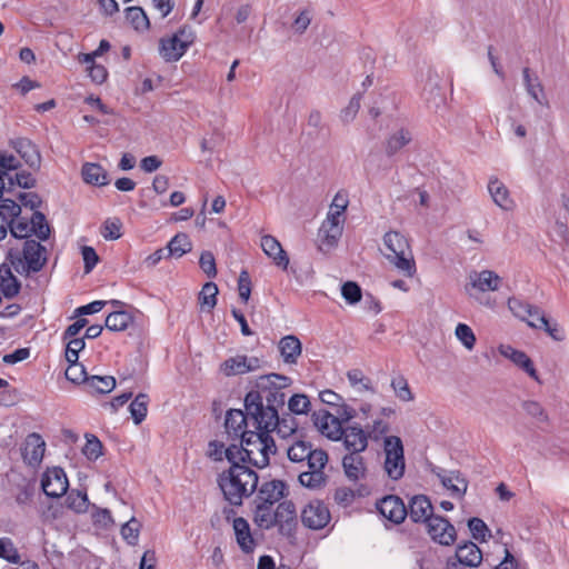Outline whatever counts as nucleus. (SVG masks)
<instances>
[{
  "instance_id": "nucleus-45",
  "label": "nucleus",
  "mask_w": 569,
  "mask_h": 569,
  "mask_svg": "<svg viewBox=\"0 0 569 569\" xmlns=\"http://www.w3.org/2000/svg\"><path fill=\"white\" fill-rule=\"evenodd\" d=\"M349 383L357 388L358 391L375 392V387L369 377H367L360 369H351L347 372Z\"/></svg>"
},
{
  "instance_id": "nucleus-23",
  "label": "nucleus",
  "mask_w": 569,
  "mask_h": 569,
  "mask_svg": "<svg viewBox=\"0 0 569 569\" xmlns=\"http://www.w3.org/2000/svg\"><path fill=\"white\" fill-rule=\"evenodd\" d=\"M186 42L187 40L181 42L178 37L173 34L161 38L159 47L160 56L168 62L178 61L188 50Z\"/></svg>"
},
{
  "instance_id": "nucleus-33",
  "label": "nucleus",
  "mask_w": 569,
  "mask_h": 569,
  "mask_svg": "<svg viewBox=\"0 0 569 569\" xmlns=\"http://www.w3.org/2000/svg\"><path fill=\"white\" fill-rule=\"evenodd\" d=\"M274 523L282 531L286 526L290 527L296 521V507L292 501H282L273 512Z\"/></svg>"
},
{
  "instance_id": "nucleus-25",
  "label": "nucleus",
  "mask_w": 569,
  "mask_h": 569,
  "mask_svg": "<svg viewBox=\"0 0 569 569\" xmlns=\"http://www.w3.org/2000/svg\"><path fill=\"white\" fill-rule=\"evenodd\" d=\"M278 349L284 363L296 365L301 356L302 346L296 336L289 335L281 338Z\"/></svg>"
},
{
  "instance_id": "nucleus-9",
  "label": "nucleus",
  "mask_w": 569,
  "mask_h": 569,
  "mask_svg": "<svg viewBox=\"0 0 569 569\" xmlns=\"http://www.w3.org/2000/svg\"><path fill=\"white\" fill-rule=\"evenodd\" d=\"M331 519L328 507L319 500L310 501L301 512L303 526L312 530L325 528Z\"/></svg>"
},
{
  "instance_id": "nucleus-18",
  "label": "nucleus",
  "mask_w": 569,
  "mask_h": 569,
  "mask_svg": "<svg viewBox=\"0 0 569 569\" xmlns=\"http://www.w3.org/2000/svg\"><path fill=\"white\" fill-rule=\"evenodd\" d=\"M44 451L46 442L39 433L32 432L27 436L24 447L22 449V457L24 461L30 466H37L42 461Z\"/></svg>"
},
{
  "instance_id": "nucleus-32",
  "label": "nucleus",
  "mask_w": 569,
  "mask_h": 569,
  "mask_svg": "<svg viewBox=\"0 0 569 569\" xmlns=\"http://www.w3.org/2000/svg\"><path fill=\"white\" fill-rule=\"evenodd\" d=\"M81 174L86 183L92 186H106L109 183L107 171L99 163L86 162L82 166Z\"/></svg>"
},
{
  "instance_id": "nucleus-36",
  "label": "nucleus",
  "mask_w": 569,
  "mask_h": 569,
  "mask_svg": "<svg viewBox=\"0 0 569 569\" xmlns=\"http://www.w3.org/2000/svg\"><path fill=\"white\" fill-rule=\"evenodd\" d=\"M441 483L451 491L452 497L461 498L468 488V481L459 472L440 476Z\"/></svg>"
},
{
  "instance_id": "nucleus-59",
  "label": "nucleus",
  "mask_w": 569,
  "mask_h": 569,
  "mask_svg": "<svg viewBox=\"0 0 569 569\" xmlns=\"http://www.w3.org/2000/svg\"><path fill=\"white\" fill-rule=\"evenodd\" d=\"M456 336L468 350L473 349L476 345V336L468 325L459 323L456 327Z\"/></svg>"
},
{
  "instance_id": "nucleus-20",
  "label": "nucleus",
  "mask_w": 569,
  "mask_h": 569,
  "mask_svg": "<svg viewBox=\"0 0 569 569\" xmlns=\"http://www.w3.org/2000/svg\"><path fill=\"white\" fill-rule=\"evenodd\" d=\"M470 286L480 292L497 291L502 279L492 270L471 271L469 273Z\"/></svg>"
},
{
  "instance_id": "nucleus-15",
  "label": "nucleus",
  "mask_w": 569,
  "mask_h": 569,
  "mask_svg": "<svg viewBox=\"0 0 569 569\" xmlns=\"http://www.w3.org/2000/svg\"><path fill=\"white\" fill-rule=\"evenodd\" d=\"M498 351L502 357L509 359L517 367L528 373L533 380L540 382L532 360L523 351L517 350L510 345H500L498 347Z\"/></svg>"
},
{
  "instance_id": "nucleus-34",
  "label": "nucleus",
  "mask_w": 569,
  "mask_h": 569,
  "mask_svg": "<svg viewBox=\"0 0 569 569\" xmlns=\"http://www.w3.org/2000/svg\"><path fill=\"white\" fill-rule=\"evenodd\" d=\"M21 288L20 281L16 276L11 272V269L8 267H0V290L2 291L6 298L16 297Z\"/></svg>"
},
{
  "instance_id": "nucleus-38",
  "label": "nucleus",
  "mask_w": 569,
  "mask_h": 569,
  "mask_svg": "<svg viewBox=\"0 0 569 569\" xmlns=\"http://www.w3.org/2000/svg\"><path fill=\"white\" fill-rule=\"evenodd\" d=\"M78 60L80 63L87 66L88 74L96 83H102L107 79L108 71L102 64L94 62V54L80 53Z\"/></svg>"
},
{
  "instance_id": "nucleus-52",
  "label": "nucleus",
  "mask_w": 569,
  "mask_h": 569,
  "mask_svg": "<svg viewBox=\"0 0 569 569\" xmlns=\"http://www.w3.org/2000/svg\"><path fill=\"white\" fill-rule=\"evenodd\" d=\"M523 81L527 92L540 104L542 101L539 93H542L543 88L537 76L532 77L529 68L523 69Z\"/></svg>"
},
{
  "instance_id": "nucleus-43",
  "label": "nucleus",
  "mask_w": 569,
  "mask_h": 569,
  "mask_svg": "<svg viewBox=\"0 0 569 569\" xmlns=\"http://www.w3.org/2000/svg\"><path fill=\"white\" fill-rule=\"evenodd\" d=\"M192 248L191 241L186 233L176 234L168 243L167 256L182 257L184 253L189 252Z\"/></svg>"
},
{
  "instance_id": "nucleus-5",
  "label": "nucleus",
  "mask_w": 569,
  "mask_h": 569,
  "mask_svg": "<svg viewBox=\"0 0 569 569\" xmlns=\"http://www.w3.org/2000/svg\"><path fill=\"white\" fill-rule=\"evenodd\" d=\"M383 257L405 277L411 278L417 266L409 239L400 231L390 230L382 238Z\"/></svg>"
},
{
  "instance_id": "nucleus-55",
  "label": "nucleus",
  "mask_w": 569,
  "mask_h": 569,
  "mask_svg": "<svg viewBox=\"0 0 569 569\" xmlns=\"http://www.w3.org/2000/svg\"><path fill=\"white\" fill-rule=\"evenodd\" d=\"M102 448L101 441L94 435H86L82 452L89 460H97L102 455Z\"/></svg>"
},
{
  "instance_id": "nucleus-64",
  "label": "nucleus",
  "mask_w": 569,
  "mask_h": 569,
  "mask_svg": "<svg viewBox=\"0 0 569 569\" xmlns=\"http://www.w3.org/2000/svg\"><path fill=\"white\" fill-rule=\"evenodd\" d=\"M199 264L209 278H214L217 276L216 259L212 252L203 251L200 256Z\"/></svg>"
},
{
  "instance_id": "nucleus-48",
  "label": "nucleus",
  "mask_w": 569,
  "mask_h": 569,
  "mask_svg": "<svg viewBox=\"0 0 569 569\" xmlns=\"http://www.w3.org/2000/svg\"><path fill=\"white\" fill-rule=\"evenodd\" d=\"M149 398L146 393H139L130 403L129 409L136 425H140L148 412Z\"/></svg>"
},
{
  "instance_id": "nucleus-40",
  "label": "nucleus",
  "mask_w": 569,
  "mask_h": 569,
  "mask_svg": "<svg viewBox=\"0 0 569 569\" xmlns=\"http://www.w3.org/2000/svg\"><path fill=\"white\" fill-rule=\"evenodd\" d=\"M272 506L266 505L261 502H257V507L254 510L253 521L261 529H271L276 527L274 518H273Z\"/></svg>"
},
{
  "instance_id": "nucleus-42",
  "label": "nucleus",
  "mask_w": 569,
  "mask_h": 569,
  "mask_svg": "<svg viewBox=\"0 0 569 569\" xmlns=\"http://www.w3.org/2000/svg\"><path fill=\"white\" fill-rule=\"evenodd\" d=\"M116 387V379L112 376H92L87 379V388L91 392L109 393Z\"/></svg>"
},
{
  "instance_id": "nucleus-3",
  "label": "nucleus",
  "mask_w": 569,
  "mask_h": 569,
  "mask_svg": "<svg viewBox=\"0 0 569 569\" xmlns=\"http://www.w3.org/2000/svg\"><path fill=\"white\" fill-rule=\"evenodd\" d=\"M230 468L218 477V486L224 499L231 506H241L244 498L250 497L257 489L258 475L254 470L237 461H229Z\"/></svg>"
},
{
  "instance_id": "nucleus-63",
  "label": "nucleus",
  "mask_w": 569,
  "mask_h": 569,
  "mask_svg": "<svg viewBox=\"0 0 569 569\" xmlns=\"http://www.w3.org/2000/svg\"><path fill=\"white\" fill-rule=\"evenodd\" d=\"M361 94H355L348 106L341 110L340 118L345 123L352 121L360 109Z\"/></svg>"
},
{
  "instance_id": "nucleus-10",
  "label": "nucleus",
  "mask_w": 569,
  "mask_h": 569,
  "mask_svg": "<svg viewBox=\"0 0 569 569\" xmlns=\"http://www.w3.org/2000/svg\"><path fill=\"white\" fill-rule=\"evenodd\" d=\"M43 492L51 498H59L68 490L69 482L64 470L60 467L49 468L42 476Z\"/></svg>"
},
{
  "instance_id": "nucleus-57",
  "label": "nucleus",
  "mask_w": 569,
  "mask_h": 569,
  "mask_svg": "<svg viewBox=\"0 0 569 569\" xmlns=\"http://www.w3.org/2000/svg\"><path fill=\"white\" fill-rule=\"evenodd\" d=\"M121 228L120 219H107L101 227V234L106 240H117L122 236Z\"/></svg>"
},
{
  "instance_id": "nucleus-39",
  "label": "nucleus",
  "mask_w": 569,
  "mask_h": 569,
  "mask_svg": "<svg viewBox=\"0 0 569 569\" xmlns=\"http://www.w3.org/2000/svg\"><path fill=\"white\" fill-rule=\"evenodd\" d=\"M133 322V317L128 311H114L106 318V328L111 331H124Z\"/></svg>"
},
{
  "instance_id": "nucleus-17",
  "label": "nucleus",
  "mask_w": 569,
  "mask_h": 569,
  "mask_svg": "<svg viewBox=\"0 0 569 569\" xmlns=\"http://www.w3.org/2000/svg\"><path fill=\"white\" fill-rule=\"evenodd\" d=\"M407 510V516H409L413 522L427 523L429 519L435 516L431 501L423 495L413 496L409 501Z\"/></svg>"
},
{
  "instance_id": "nucleus-16",
  "label": "nucleus",
  "mask_w": 569,
  "mask_h": 569,
  "mask_svg": "<svg viewBox=\"0 0 569 569\" xmlns=\"http://www.w3.org/2000/svg\"><path fill=\"white\" fill-rule=\"evenodd\" d=\"M313 419L315 425L322 435L332 440L341 439L342 426L336 416L328 412L327 410H319L313 413Z\"/></svg>"
},
{
  "instance_id": "nucleus-51",
  "label": "nucleus",
  "mask_w": 569,
  "mask_h": 569,
  "mask_svg": "<svg viewBox=\"0 0 569 569\" xmlns=\"http://www.w3.org/2000/svg\"><path fill=\"white\" fill-rule=\"evenodd\" d=\"M11 236L14 238V242H9V244H18L26 239H30L31 233L30 222L24 221L22 219L16 220L9 227Z\"/></svg>"
},
{
  "instance_id": "nucleus-8",
  "label": "nucleus",
  "mask_w": 569,
  "mask_h": 569,
  "mask_svg": "<svg viewBox=\"0 0 569 569\" xmlns=\"http://www.w3.org/2000/svg\"><path fill=\"white\" fill-rule=\"evenodd\" d=\"M383 450L386 455L385 470L393 479H400L405 473L403 445L399 437L390 436L385 438Z\"/></svg>"
},
{
  "instance_id": "nucleus-19",
  "label": "nucleus",
  "mask_w": 569,
  "mask_h": 569,
  "mask_svg": "<svg viewBox=\"0 0 569 569\" xmlns=\"http://www.w3.org/2000/svg\"><path fill=\"white\" fill-rule=\"evenodd\" d=\"M341 438L349 452H362L368 447V435L360 426H348L342 428Z\"/></svg>"
},
{
  "instance_id": "nucleus-30",
  "label": "nucleus",
  "mask_w": 569,
  "mask_h": 569,
  "mask_svg": "<svg viewBox=\"0 0 569 569\" xmlns=\"http://www.w3.org/2000/svg\"><path fill=\"white\" fill-rule=\"evenodd\" d=\"M249 421L252 422V418L248 415L247 411L244 413L241 410H229L226 416L224 427L230 436L241 437V435L244 432L242 427L247 426Z\"/></svg>"
},
{
  "instance_id": "nucleus-41",
  "label": "nucleus",
  "mask_w": 569,
  "mask_h": 569,
  "mask_svg": "<svg viewBox=\"0 0 569 569\" xmlns=\"http://www.w3.org/2000/svg\"><path fill=\"white\" fill-rule=\"evenodd\" d=\"M529 326L536 329L545 330L552 339L557 341L563 340V331L557 322H551L543 312L537 318V321L529 320Z\"/></svg>"
},
{
  "instance_id": "nucleus-53",
  "label": "nucleus",
  "mask_w": 569,
  "mask_h": 569,
  "mask_svg": "<svg viewBox=\"0 0 569 569\" xmlns=\"http://www.w3.org/2000/svg\"><path fill=\"white\" fill-rule=\"evenodd\" d=\"M391 388L396 396L405 402L412 401L415 396L409 387L407 379L403 376H398L391 380Z\"/></svg>"
},
{
  "instance_id": "nucleus-24",
  "label": "nucleus",
  "mask_w": 569,
  "mask_h": 569,
  "mask_svg": "<svg viewBox=\"0 0 569 569\" xmlns=\"http://www.w3.org/2000/svg\"><path fill=\"white\" fill-rule=\"evenodd\" d=\"M286 483L281 480H271L262 483L258 491L257 502L271 505L284 497Z\"/></svg>"
},
{
  "instance_id": "nucleus-56",
  "label": "nucleus",
  "mask_w": 569,
  "mask_h": 569,
  "mask_svg": "<svg viewBox=\"0 0 569 569\" xmlns=\"http://www.w3.org/2000/svg\"><path fill=\"white\" fill-rule=\"evenodd\" d=\"M468 527L473 539L483 542L490 537V530L486 522L480 518H471L468 521Z\"/></svg>"
},
{
  "instance_id": "nucleus-46",
  "label": "nucleus",
  "mask_w": 569,
  "mask_h": 569,
  "mask_svg": "<svg viewBox=\"0 0 569 569\" xmlns=\"http://www.w3.org/2000/svg\"><path fill=\"white\" fill-rule=\"evenodd\" d=\"M126 19L128 22L138 31H144L149 29V19L140 7H130L126 10Z\"/></svg>"
},
{
  "instance_id": "nucleus-28",
  "label": "nucleus",
  "mask_w": 569,
  "mask_h": 569,
  "mask_svg": "<svg viewBox=\"0 0 569 569\" xmlns=\"http://www.w3.org/2000/svg\"><path fill=\"white\" fill-rule=\"evenodd\" d=\"M342 466L349 480L357 481L365 477L366 466L363 458L358 452H349L342 459Z\"/></svg>"
},
{
  "instance_id": "nucleus-27",
  "label": "nucleus",
  "mask_w": 569,
  "mask_h": 569,
  "mask_svg": "<svg viewBox=\"0 0 569 569\" xmlns=\"http://www.w3.org/2000/svg\"><path fill=\"white\" fill-rule=\"evenodd\" d=\"M489 193L497 206L503 210H512L515 201L510 197L508 188L497 178L490 179L488 183Z\"/></svg>"
},
{
  "instance_id": "nucleus-7",
  "label": "nucleus",
  "mask_w": 569,
  "mask_h": 569,
  "mask_svg": "<svg viewBox=\"0 0 569 569\" xmlns=\"http://www.w3.org/2000/svg\"><path fill=\"white\" fill-rule=\"evenodd\" d=\"M252 425L258 430H263L268 435L271 431H276L281 438H288L295 435L298 429V423L295 417L289 413L280 417L277 410L270 408H267L264 418L260 417V419L253 421Z\"/></svg>"
},
{
  "instance_id": "nucleus-47",
  "label": "nucleus",
  "mask_w": 569,
  "mask_h": 569,
  "mask_svg": "<svg viewBox=\"0 0 569 569\" xmlns=\"http://www.w3.org/2000/svg\"><path fill=\"white\" fill-rule=\"evenodd\" d=\"M217 284L213 282H207L199 293V302L201 305V309L210 312L217 305Z\"/></svg>"
},
{
  "instance_id": "nucleus-6",
  "label": "nucleus",
  "mask_w": 569,
  "mask_h": 569,
  "mask_svg": "<svg viewBox=\"0 0 569 569\" xmlns=\"http://www.w3.org/2000/svg\"><path fill=\"white\" fill-rule=\"evenodd\" d=\"M286 401V393L283 390L276 391H250L244 398V407L248 415L252 418V422L264 418L267 408L274 409L283 407Z\"/></svg>"
},
{
  "instance_id": "nucleus-21",
  "label": "nucleus",
  "mask_w": 569,
  "mask_h": 569,
  "mask_svg": "<svg viewBox=\"0 0 569 569\" xmlns=\"http://www.w3.org/2000/svg\"><path fill=\"white\" fill-rule=\"evenodd\" d=\"M236 540L243 553H252L257 543L252 537L249 522L242 518L237 517L232 521Z\"/></svg>"
},
{
  "instance_id": "nucleus-44",
  "label": "nucleus",
  "mask_w": 569,
  "mask_h": 569,
  "mask_svg": "<svg viewBox=\"0 0 569 569\" xmlns=\"http://www.w3.org/2000/svg\"><path fill=\"white\" fill-rule=\"evenodd\" d=\"M31 233L36 234L40 240H47L50 237V226L46 216L40 211H33L30 218Z\"/></svg>"
},
{
  "instance_id": "nucleus-4",
  "label": "nucleus",
  "mask_w": 569,
  "mask_h": 569,
  "mask_svg": "<svg viewBox=\"0 0 569 569\" xmlns=\"http://www.w3.org/2000/svg\"><path fill=\"white\" fill-rule=\"evenodd\" d=\"M7 261L21 276L41 271L47 262V249L33 239H26L18 244H10Z\"/></svg>"
},
{
  "instance_id": "nucleus-22",
  "label": "nucleus",
  "mask_w": 569,
  "mask_h": 569,
  "mask_svg": "<svg viewBox=\"0 0 569 569\" xmlns=\"http://www.w3.org/2000/svg\"><path fill=\"white\" fill-rule=\"evenodd\" d=\"M261 248L263 252L273 260V262L287 270L289 264V257L287 252L283 250L281 243L270 234H266L261 238Z\"/></svg>"
},
{
  "instance_id": "nucleus-37",
  "label": "nucleus",
  "mask_w": 569,
  "mask_h": 569,
  "mask_svg": "<svg viewBox=\"0 0 569 569\" xmlns=\"http://www.w3.org/2000/svg\"><path fill=\"white\" fill-rule=\"evenodd\" d=\"M508 308L510 311L519 319L526 320L527 317H535L537 318L541 315L540 308L532 306L523 300H520L516 297L508 299Z\"/></svg>"
},
{
  "instance_id": "nucleus-62",
  "label": "nucleus",
  "mask_w": 569,
  "mask_h": 569,
  "mask_svg": "<svg viewBox=\"0 0 569 569\" xmlns=\"http://www.w3.org/2000/svg\"><path fill=\"white\" fill-rule=\"evenodd\" d=\"M66 359L69 363L78 362L79 352L84 348L83 338H73L67 340Z\"/></svg>"
},
{
  "instance_id": "nucleus-29",
  "label": "nucleus",
  "mask_w": 569,
  "mask_h": 569,
  "mask_svg": "<svg viewBox=\"0 0 569 569\" xmlns=\"http://www.w3.org/2000/svg\"><path fill=\"white\" fill-rule=\"evenodd\" d=\"M456 558L465 566L477 567L482 561V552L476 543L469 541L457 547Z\"/></svg>"
},
{
  "instance_id": "nucleus-35",
  "label": "nucleus",
  "mask_w": 569,
  "mask_h": 569,
  "mask_svg": "<svg viewBox=\"0 0 569 569\" xmlns=\"http://www.w3.org/2000/svg\"><path fill=\"white\" fill-rule=\"evenodd\" d=\"M412 140L411 132L408 129H399L395 133L390 134L385 143V150L387 156L391 157L400 151Z\"/></svg>"
},
{
  "instance_id": "nucleus-13",
  "label": "nucleus",
  "mask_w": 569,
  "mask_h": 569,
  "mask_svg": "<svg viewBox=\"0 0 569 569\" xmlns=\"http://www.w3.org/2000/svg\"><path fill=\"white\" fill-rule=\"evenodd\" d=\"M426 525L427 531L433 541L443 546L455 542L456 529L446 518L433 516Z\"/></svg>"
},
{
  "instance_id": "nucleus-58",
  "label": "nucleus",
  "mask_w": 569,
  "mask_h": 569,
  "mask_svg": "<svg viewBox=\"0 0 569 569\" xmlns=\"http://www.w3.org/2000/svg\"><path fill=\"white\" fill-rule=\"evenodd\" d=\"M14 148L26 160L27 163L33 164L37 151L34 146L28 139H19L14 142Z\"/></svg>"
},
{
  "instance_id": "nucleus-14",
  "label": "nucleus",
  "mask_w": 569,
  "mask_h": 569,
  "mask_svg": "<svg viewBox=\"0 0 569 569\" xmlns=\"http://www.w3.org/2000/svg\"><path fill=\"white\" fill-rule=\"evenodd\" d=\"M261 367V360L257 357H247L238 355L230 357L220 365V370L226 376L244 375L258 370Z\"/></svg>"
},
{
  "instance_id": "nucleus-2",
  "label": "nucleus",
  "mask_w": 569,
  "mask_h": 569,
  "mask_svg": "<svg viewBox=\"0 0 569 569\" xmlns=\"http://www.w3.org/2000/svg\"><path fill=\"white\" fill-rule=\"evenodd\" d=\"M274 443L270 435L263 430L258 432H243L241 445H231L226 450L228 461H237L241 465L250 463L257 468H263L269 463V455Z\"/></svg>"
},
{
  "instance_id": "nucleus-1",
  "label": "nucleus",
  "mask_w": 569,
  "mask_h": 569,
  "mask_svg": "<svg viewBox=\"0 0 569 569\" xmlns=\"http://www.w3.org/2000/svg\"><path fill=\"white\" fill-rule=\"evenodd\" d=\"M290 461L307 466L308 470L299 475V482L309 489H318L326 483L325 467L328 463V453L322 449H313L312 445L296 440L287 448Z\"/></svg>"
},
{
  "instance_id": "nucleus-61",
  "label": "nucleus",
  "mask_w": 569,
  "mask_h": 569,
  "mask_svg": "<svg viewBox=\"0 0 569 569\" xmlns=\"http://www.w3.org/2000/svg\"><path fill=\"white\" fill-rule=\"evenodd\" d=\"M342 297L350 305H355L361 300L362 292L358 283L353 281L346 282L341 288Z\"/></svg>"
},
{
  "instance_id": "nucleus-49",
  "label": "nucleus",
  "mask_w": 569,
  "mask_h": 569,
  "mask_svg": "<svg viewBox=\"0 0 569 569\" xmlns=\"http://www.w3.org/2000/svg\"><path fill=\"white\" fill-rule=\"evenodd\" d=\"M67 508L80 513L86 512L89 507V499L86 492L72 490L66 498Z\"/></svg>"
},
{
  "instance_id": "nucleus-26",
  "label": "nucleus",
  "mask_w": 569,
  "mask_h": 569,
  "mask_svg": "<svg viewBox=\"0 0 569 569\" xmlns=\"http://www.w3.org/2000/svg\"><path fill=\"white\" fill-rule=\"evenodd\" d=\"M21 213V207L13 200L6 199L0 202V240L7 237L9 227Z\"/></svg>"
},
{
  "instance_id": "nucleus-60",
  "label": "nucleus",
  "mask_w": 569,
  "mask_h": 569,
  "mask_svg": "<svg viewBox=\"0 0 569 569\" xmlns=\"http://www.w3.org/2000/svg\"><path fill=\"white\" fill-rule=\"evenodd\" d=\"M310 401L305 395H293L288 401V408L292 413L302 415L309 411Z\"/></svg>"
},
{
  "instance_id": "nucleus-31",
  "label": "nucleus",
  "mask_w": 569,
  "mask_h": 569,
  "mask_svg": "<svg viewBox=\"0 0 569 569\" xmlns=\"http://www.w3.org/2000/svg\"><path fill=\"white\" fill-rule=\"evenodd\" d=\"M291 385V379L287 376L279 373H269L264 376H260L257 379V390L256 391H276L283 390Z\"/></svg>"
},
{
  "instance_id": "nucleus-54",
  "label": "nucleus",
  "mask_w": 569,
  "mask_h": 569,
  "mask_svg": "<svg viewBox=\"0 0 569 569\" xmlns=\"http://www.w3.org/2000/svg\"><path fill=\"white\" fill-rule=\"evenodd\" d=\"M0 558L11 563H20L21 556L10 538L0 539Z\"/></svg>"
},
{
  "instance_id": "nucleus-11",
  "label": "nucleus",
  "mask_w": 569,
  "mask_h": 569,
  "mask_svg": "<svg viewBox=\"0 0 569 569\" xmlns=\"http://www.w3.org/2000/svg\"><path fill=\"white\" fill-rule=\"evenodd\" d=\"M379 513L390 522L400 525L407 517V506L398 496L389 495L380 499L377 505Z\"/></svg>"
},
{
  "instance_id": "nucleus-12",
  "label": "nucleus",
  "mask_w": 569,
  "mask_h": 569,
  "mask_svg": "<svg viewBox=\"0 0 569 569\" xmlns=\"http://www.w3.org/2000/svg\"><path fill=\"white\" fill-rule=\"evenodd\" d=\"M342 222L335 221L333 218L330 220L326 218L319 230H318V241H319V250L327 252L331 249L336 248L339 243V240L343 232Z\"/></svg>"
},
{
  "instance_id": "nucleus-50",
  "label": "nucleus",
  "mask_w": 569,
  "mask_h": 569,
  "mask_svg": "<svg viewBox=\"0 0 569 569\" xmlns=\"http://www.w3.org/2000/svg\"><path fill=\"white\" fill-rule=\"evenodd\" d=\"M390 430V423L385 420L383 418H377L372 421V423H369L366 426V432L368 435V438L373 441H379L382 438L385 439L387 433Z\"/></svg>"
}]
</instances>
